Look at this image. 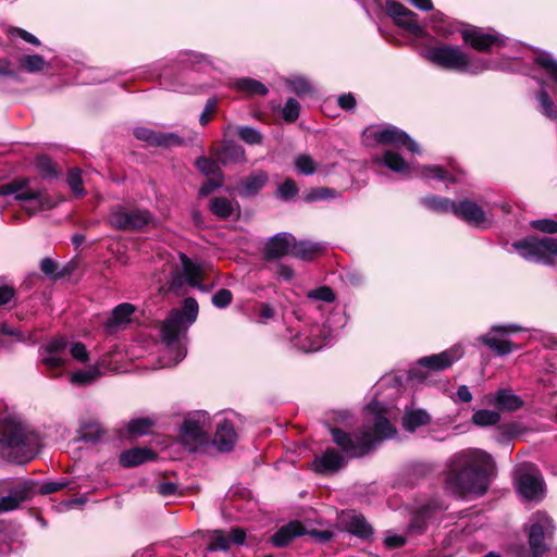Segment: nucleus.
I'll use <instances>...</instances> for the list:
<instances>
[{"instance_id":"f8f14e48","label":"nucleus","mask_w":557,"mask_h":557,"mask_svg":"<svg viewBox=\"0 0 557 557\" xmlns=\"http://www.w3.org/2000/svg\"><path fill=\"white\" fill-rule=\"evenodd\" d=\"M341 531L346 532L363 542H372L374 529L364 515L356 510H344L339 516Z\"/></svg>"},{"instance_id":"4d7b16f0","label":"nucleus","mask_w":557,"mask_h":557,"mask_svg":"<svg viewBox=\"0 0 557 557\" xmlns=\"http://www.w3.org/2000/svg\"><path fill=\"white\" fill-rule=\"evenodd\" d=\"M100 374V371L97 369L87 371L79 370L72 374L71 382L77 385H87L96 381Z\"/></svg>"},{"instance_id":"2eb2a0df","label":"nucleus","mask_w":557,"mask_h":557,"mask_svg":"<svg viewBox=\"0 0 557 557\" xmlns=\"http://www.w3.org/2000/svg\"><path fill=\"white\" fill-rule=\"evenodd\" d=\"M346 466L345 457L333 447H327L321 456H315L309 469L319 475H332Z\"/></svg>"},{"instance_id":"473e14b6","label":"nucleus","mask_w":557,"mask_h":557,"mask_svg":"<svg viewBox=\"0 0 557 557\" xmlns=\"http://www.w3.org/2000/svg\"><path fill=\"white\" fill-rule=\"evenodd\" d=\"M181 435L184 440L196 444H203L208 441V435L201 429L200 423L193 419H187L183 422Z\"/></svg>"},{"instance_id":"58836bf2","label":"nucleus","mask_w":557,"mask_h":557,"mask_svg":"<svg viewBox=\"0 0 557 557\" xmlns=\"http://www.w3.org/2000/svg\"><path fill=\"white\" fill-rule=\"evenodd\" d=\"M431 516L430 507H421L419 508L411 517L409 523V531L414 534H422L428 529V520Z\"/></svg>"},{"instance_id":"09e8293b","label":"nucleus","mask_w":557,"mask_h":557,"mask_svg":"<svg viewBox=\"0 0 557 557\" xmlns=\"http://www.w3.org/2000/svg\"><path fill=\"white\" fill-rule=\"evenodd\" d=\"M298 193L299 188L296 182L293 178L287 177L281 185H278L275 196L283 201H290L298 195Z\"/></svg>"},{"instance_id":"8fccbe9b","label":"nucleus","mask_w":557,"mask_h":557,"mask_svg":"<svg viewBox=\"0 0 557 557\" xmlns=\"http://www.w3.org/2000/svg\"><path fill=\"white\" fill-rule=\"evenodd\" d=\"M294 165L304 175H312L315 173L318 165L311 156L301 153L295 158Z\"/></svg>"},{"instance_id":"2f4dec72","label":"nucleus","mask_w":557,"mask_h":557,"mask_svg":"<svg viewBox=\"0 0 557 557\" xmlns=\"http://www.w3.org/2000/svg\"><path fill=\"white\" fill-rule=\"evenodd\" d=\"M181 261L184 270V275L187 284L190 287L199 288L200 290H205V287L201 284L202 280V269L200 265L193 262L186 255H181Z\"/></svg>"},{"instance_id":"6e6552de","label":"nucleus","mask_w":557,"mask_h":557,"mask_svg":"<svg viewBox=\"0 0 557 557\" xmlns=\"http://www.w3.org/2000/svg\"><path fill=\"white\" fill-rule=\"evenodd\" d=\"M187 326L183 324V313L178 309L170 311L168 318L161 324V341L170 349L176 350V360L185 358L186 351L180 344V335Z\"/></svg>"},{"instance_id":"72a5a7b5","label":"nucleus","mask_w":557,"mask_h":557,"mask_svg":"<svg viewBox=\"0 0 557 557\" xmlns=\"http://www.w3.org/2000/svg\"><path fill=\"white\" fill-rule=\"evenodd\" d=\"M35 166L42 180L58 178L61 173L58 164L47 154L36 156Z\"/></svg>"},{"instance_id":"f257e3e1","label":"nucleus","mask_w":557,"mask_h":557,"mask_svg":"<svg viewBox=\"0 0 557 557\" xmlns=\"http://www.w3.org/2000/svg\"><path fill=\"white\" fill-rule=\"evenodd\" d=\"M496 475L493 457L484 450L473 449L455 456L445 476V484L454 495L483 496Z\"/></svg>"},{"instance_id":"9b49d317","label":"nucleus","mask_w":557,"mask_h":557,"mask_svg":"<svg viewBox=\"0 0 557 557\" xmlns=\"http://www.w3.org/2000/svg\"><path fill=\"white\" fill-rule=\"evenodd\" d=\"M460 35L466 45L483 53H492L495 47L500 48L506 45L504 37L499 34L485 33L478 26L461 29Z\"/></svg>"},{"instance_id":"ea45409f","label":"nucleus","mask_w":557,"mask_h":557,"mask_svg":"<svg viewBox=\"0 0 557 557\" xmlns=\"http://www.w3.org/2000/svg\"><path fill=\"white\" fill-rule=\"evenodd\" d=\"M500 421V414L497 410L480 409L475 410L471 417V422L480 428L493 426Z\"/></svg>"},{"instance_id":"3c124183","label":"nucleus","mask_w":557,"mask_h":557,"mask_svg":"<svg viewBox=\"0 0 557 557\" xmlns=\"http://www.w3.org/2000/svg\"><path fill=\"white\" fill-rule=\"evenodd\" d=\"M238 137L248 145H262L263 135L251 126H239L237 128Z\"/></svg>"},{"instance_id":"6e6d98bb","label":"nucleus","mask_w":557,"mask_h":557,"mask_svg":"<svg viewBox=\"0 0 557 557\" xmlns=\"http://www.w3.org/2000/svg\"><path fill=\"white\" fill-rule=\"evenodd\" d=\"M35 488L36 482L33 480H26L21 482L14 488H12V492L15 494L18 500L23 503L33 497V495L35 494Z\"/></svg>"},{"instance_id":"39448f33","label":"nucleus","mask_w":557,"mask_h":557,"mask_svg":"<svg viewBox=\"0 0 557 557\" xmlns=\"http://www.w3.org/2000/svg\"><path fill=\"white\" fill-rule=\"evenodd\" d=\"M423 58L433 65L457 73L470 72V57L458 46L441 45L426 47Z\"/></svg>"},{"instance_id":"774afa93","label":"nucleus","mask_w":557,"mask_h":557,"mask_svg":"<svg viewBox=\"0 0 557 557\" xmlns=\"http://www.w3.org/2000/svg\"><path fill=\"white\" fill-rule=\"evenodd\" d=\"M70 354L79 362H87L89 360V352L87 351L85 344L81 342H74L71 344Z\"/></svg>"},{"instance_id":"f704fd0d","label":"nucleus","mask_w":557,"mask_h":557,"mask_svg":"<svg viewBox=\"0 0 557 557\" xmlns=\"http://www.w3.org/2000/svg\"><path fill=\"white\" fill-rule=\"evenodd\" d=\"M81 440L85 443H97L106 430L96 420H85L79 424Z\"/></svg>"},{"instance_id":"0e129e2a","label":"nucleus","mask_w":557,"mask_h":557,"mask_svg":"<svg viewBox=\"0 0 557 557\" xmlns=\"http://www.w3.org/2000/svg\"><path fill=\"white\" fill-rule=\"evenodd\" d=\"M40 270L46 276H48L52 281L59 280V277H57V275H59V263L53 259L49 257L41 259Z\"/></svg>"},{"instance_id":"9d476101","label":"nucleus","mask_w":557,"mask_h":557,"mask_svg":"<svg viewBox=\"0 0 557 557\" xmlns=\"http://www.w3.org/2000/svg\"><path fill=\"white\" fill-rule=\"evenodd\" d=\"M386 13L392 17L396 25L406 29L417 38H424L428 33L418 22V14L406 8L396 0H386Z\"/></svg>"},{"instance_id":"a878e982","label":"nucleus","mask_w":557,"mask_h":557,"mask_svg":"<svg viewBox=\"0 0 557 557\" xmlns=\"http://www.w3.org/2000/svg\"><path fill=\"white\" fill-rule=\"evenodd\" d=\"M480 342L498 356H506L521 348L520 345L491 333L480 336Z\"/></svg>"},{"instance_id":"603ef678","label":"nucleus","mask_w":557,"mask_h":557,"mask_svg":"<svg viewBox=\"0 0 557 557\" xmlns=\"http://www.w3.org/2000/svg\"><path fill=\"white\" fill-rule=\"evenodd\" d=\"M183 313V322L186 321L188 325L193 324L198 317V302L193 297H187L184 300L183 308L180 309Z\"/></svg>"},{"instance_id":"13d9d810","label":"nucleus","mask_w":557,"mask_h":557,"mask_svg":"<svg viewBox=\"0 0 557 557\" xmlns=\"http://www.w3.org/2000/svg\"><path fill=\"white\" fill-rule=\"evenodd\" d=\"M300 103L295 98H288L283 111L282 116L286 123H294L299 117Z\"/></svg>"},{"instance_id":"aec40b11","label":"nucleus","mask_w":557,"mask_h":557,"mask_svg":"<svg viewBox=\"0 0 557 557\" xmlns=\"http://www.w3.org/2000/svg\"><path fill=\"white\" fill-rule=\"evenodd\" d=\"M454 215L475 226L486 221L485 211L475 201L470 199L456 202Z\"/></svg>"},{"instance_id":"79ce46f5","label":"nucleus","mask_w":557,"mask_h":557,"mask_svg":"<svg viewBox=\"0 0 557 557\" xmlns=\"http://www.w3.org/2000/svg\"><path fill=\"white\" fill-rule=\"evenodd\" d=\"M534 64L544 70V72L557 84V60L548 53H540L534 57Z\"/></svg>"},{"instance_id":"5fc2aeb1","label":"nucleus","mask_w":557,"mask_h":557,"mask_svg":"<svg viewBox=\"0 0 557 557\" xmlns=\"http://www.w3.org/2000/svg\"><path fill=\"white\" fill-rule=\"evenodd\" d=\"M336 195V190L329 187H314L307 191L304 196L306 202H314L332 198Z\"/></svg>"},{"instance_id":"b1692460","label":"nucleus","mask_w":557,"mask_h":557,"mask_svg":"<svg viewBox=\"0 0 557 557\" xmlns=\"http://www.w3.org/2000/svg\"><path fill=\"white\" fill-rule=\"evenodd\" d=\"M14 199L20 202L36 200L38 202V210H51L58 206L46 189H29L25 188L20 190L14 196Z\"/></svg>"},{"instance_id":"e433bc0d","label":"nucleus","mask_w":557,"mask_h":557,"mask_svg":"<svg viewBox=\"0 0 557 557\" xmlns=\"http://www.w3.org/2000/svg\"><path fill=\"white\" fill-rule=\"evenodd\" d=\"M209 211L220 220L226 221L233 215L234 207L226 197H213L209 201Z\"/></svg>"},{"instance_id":"de8ad7c7","label":"nucleus","mask_w":557,"mask_h":557,"mask_svg":"<svg viewBox=\"0 0 557 557\" xmlns=\"http://www.w3.org/2000/svg\"><path fill=\"white\" fill-rule=\"evenodd\" d=\"M30 180L28 177L18 176L14 180L0 185V196L16 195L20 190L28 187Z\"/></svg>"},{"instance_id":"338daca9","label":"nucleus","mask_w":557,"mask_h":557,"mask_svg":"<svg viewBox=\"0 0 557 557\" xmlns=\"http://www.w3.org/2000/svg\"><path fill=\"white\" fill-rule=\"evenodd\" d=\"M531 227L545 234L557 233V222L550 219L534 220L530 223Z\"/></svg>"},{"instance_id":"5701e85b","label":"nucleus","mask_w":557,"mask_h":557,"mask_svg":"<svg viewBox=\"0 0 557 557\" xmlns=\"http://www.w3.org/2000/svg\"><path fill=\"white\" fill-rule=\"evenodd\" d=\"M236 442V432L230 420L221 421L215 430L213 443L220 451H231Z\"/></svg>"},{"instance_id":"bb28decb","label":"nucleus","mask_w":557,"mask_h":557,"mask_svg":"<svg viewBox=\"0 0 557 557\" xmlns=\"http://www.w3.org/2000/svg\"><path fill=\"white\" fill-rule=\"evenodd\" d=\"M234 90L242 92L248 97L267 96L269 92L268 87L258 79L251 77L236 78L230 85Z\"/></svg>"},{"instance_id":"0eeeda50","label":"nucleus","mask_w":557,"mask_h":557,"mask_svg":"<svg viewBox=\"0 0 557 557\" xmlns=\"http://www.w3.org/2000/svg\"><path fill=\"white\" fill-rule=\"evenodd\" d=\"M69 341L64 336L53 337L45 345L40 346L41 363L51 375L58 376L67 363Z\"/></svg>"},{"instance_id":"7c9ffc66","label":"nucleus","mask_w":557,"mask_h":557,"mask_svg":"<svg viewBox=\"0 0 557 557\" xmlns=\"http://www.w3.org/2000/svg\"><path fill=\"white\" fill-rule=\"evenodd\" d=\"M431 421L432 418L426 410L413 409L404 413L403 428L412 433L420 426L429 425Z\"/></svg>"},{"instance_id":"c756f323","label":"nucleus","mask_w":557,"mask_h":557,"mask_svg":"<svg viewBox=\"0 0 557 557\" xmlns=\"http://www.w3.org/2000/svg\"><path fill=\"white\" fill-rule=\"evenodd\" d=\"M135 311V306L128 302H122L117 305L111 313V317L107 320L104 326L107 330H114L119 326L126 324L131 320V315Z\"/></svg>"},{"instance_id":"6ab92c4d","label":"nucleus","mask_w":557,"mask_h":557,"mask_svg":"<svg viewBox=\"0 0 557 557\" xmlns=\"http://www.w3.org/2000/svg\"><path fill=\"white\" fill-rule=\"evenodd\" d=\"M306 533L307 529L301 521L292 520L278 528L274 534L270 536V542L273 546L283 548L292 543L295 539L302 536Z\"/></svg>"},{"instance_id":"1a4fd4ad","label":"nucleus","mask_w":557,"mask_h":557,"mask_svg":"<svg viewBox=\"0 0 557 557\" xmlns=\"http://www.w3.org/2000/svg\"><path fill=\"white\" fill-rule=\"evenodd\" d=\"M545 543L544 527L536 522L530 525L528 532V546L523 543H513L509 552L513 557H543L548 552Z\"/></svg>"},{"instance_id":"412c9836","label":"nucleus","mask_w":557,"mask_h":557,"mask_svg":"<svg viewBox=\"0 0 557 557\" xmlns=\"http://www.w3.org/2000/svg\"><path fill=\"white\" fill-rule=\"evenodd\" d=\"M158 454L149 447H133L123 450L119 457V463L126 469L138 467L148 461H154Z\"/></svg>"},{"instance_id":"69168bd1","label":"nucleus","mask_w":557,"mask_h":557,"mask_svg":"<svg viewBox=\"0 0 557 557\" xmlns=\"http://www.w3.org/2000/svg\"><path fill=\"white\" fill-rule=\"evenodd\" d=\"M233 300V294L227 288H221L219 289L213 296H212V304L214 307L223 309L231 305Z\"/></svg>"},{"instance_id":"f03ea898","label":"nucleus","mask_w":557,"mask_h":557,"mask_svg":"<svg viewBox=\"0 0 557 557\" xmlns=\"http://www.w3.org/2000/svg\"><path fill=\"white\" fill-rule=\"evenodd\" d=\"M366 409L374 417L372 426L363 425L354 434L337 426H330L329 429L333 443L348 458L364 457L377 442L389 438L397 432L386 416V407L381 403L371 401Z\"/></svg>"},{"instance_id":"49530a36","label":"nucleus","mask_w":557,"mask_h":557,"mask_svg":"<svg viewBox=\"0 0 557 557\" xmlns=\"http://www.w3.org/2000/svg\"><path fill=\"white\" fill-rule=\"evenodd\" d=\"M66 182L71 187L73 194L77 198H83L86 195L83 178H82V170L78 168H72L69 170Z\"/></svg>"},{"instance_id":"20e7f679","label":"nucleus","mask_w":557,"mask_h":557,"mask_svg":"<svg viewBox=\"0 0 557 557\" xmlns=\"http://www.w3.org/2000/svg\"><path fill=\"white\" fill-rule=\"evenodd\" d=\"M512 248L528 261L542 262L554 265V257H557V238L527 236L512 243Z\"/></svg>"},{"instance_id":"864d4df0","label":"nucleus","mask_w":557,"mask_h":557,"mask_svg":"<svg viewBox=\"0 0 557 557\" xmlns=\"http://www.w3.org/2000/svg\"><path fill=\"white\" fill-rule=\"evenodd\" d=\"M224 184V174L207 177L199 188V197L205 198Z\"/></svg>"},{"instance_id":"f3484780","label":"nucleus","mask_w":557,"mask_h":557,"mask_svg":"<svg viewBox=\"0 0 557 557\" xmlns=\"http://www.w3.org/2000/svg\"><path fill=\"white\" fill-rule=\"evenodd\" d=\"M463 355L461 347L454 346L440 354L431 355L419 359L418 363L432 371H444L459 360Z\"/></svg>"},{"instance_id":"bf43d9fd","label":"nucleus","mask_w":557,"mask_h":557,"mask_svg":"<svg viewBox=\"0 0 557 557\" xmlns=\"http://www.w3.org/2000/svg\"><path fill=\"white\" fill-rule=\"evenodd\" d=\"M423 175L426 177H435L440 181H448L450 183H456L455 177L449 174V172L441 165H429L424 166Z\"/></svg>"},{"instance_id":"393cba45","label":"nucleus","mask_w":557,"mask_h":557,"mask_svg":"<svg viewBox=\"0 0 557 557\" xmlns=\"http://www.w3.org/2000/svg\"><path fill=\"white\" fill-rule=\"evenodd\" d=\"M518 491L527 499H535L543 492V481L532 473H522L518 478Z\"/></svg>"},{"instance_id":"c03bdc74","label":"nucleus","mask_w":557,"mask_h":557,"mask_svg":"<svg viewBox=\"0 0 557 557\" xmlns=\"http://www.w3.org/2000/svg\"><path fill=\"white\" fill-rule=\"evenodd\" d=\"M18 64L23 71L27 73H36L45 69L46 60L40 54H28L22 57Z\"/></svg>"},{"instance_id":"e2e57ef3","label":"nucleus","mask_w":557,"mask_h":557,"mask_svg":"<svg viewBox=\"0 0 557 557\" xmlns=\"http://www.w3.org/2000/svg\"><path fill=\"white\" fill-rule=\"evenodd\" d=\"M310 299L322 300L324 302H333L336 298L334 290L330 286H320L308 293Z\"/></svg>"},{"instance_id":"c9c22d12","label":"nucleus","mask_w":557,"mask_h":557,"mask_svg":"<svg viewBox=\"0 0 557 557\" xmlns=\"http://www.w3.org/2000/svg\"><path fill=\"white\" fill-rule=\"evenodd\" d=\"M421 203L437 212V213H448V212H455V206H456V202L446 198V197H441V196H437V195H429V196H425L421 199Z\"/></svg>"},{"instance_id":"dca6fc26","label":"nucleus","mask_w":557,"mask_h":557,"mask_svg":"<svg viewBox=\"0 0 557 557\" xmlns=\"http://www.w3.org/2000/svg\"><path fill=\"white\" fill-rule=\"evenodd\" d=\"M210 154L224 166L246 161L245 149L234 140L223 139L213 143L210 147Z\"/></svg>"},{"instance_id":"7ed1b4c3","label":"nucleus","mask_w":557,"mask_h":557,"mask_svg":"<svg viewBox=\"0 0 557 557\" xmlns=\"http://www.w3.org/2000/svg\"><path fill=\"white\" fill-rule=\"evenodd\" d=\"M38 445L37 435L13 417L0 420V446L10 449L9 457L18 463L34 459Z\"/></svg>"},{"instance_id":"423d86ee","label":"nucleus","mask_w":557,"mask_h":557,"mask_svg":"<svg viewBox=\"0 0 557 557\" xmlns=\"http://www.w3.org/2000/svg\"><path fill=\"white\" fill-rule=\"evenodd\" d=\"M152 220L153 216L148 210L135 209L128 211L124 207L119 206L111 210L108 223L117 231L133 232L143 230Z\"/></svg>"},{"instance_id":"37998d69","label":"nucleus","mask_w":557,"mask_h":557,"mask_svg":"<svg viewBox=\"0 0 557 557\" xmlns=\"http://www.w3.org/2000/svg\"><path fill=\"white\" fill-rule=\"evenodd\" d=\"M536 99L540 103L541 113L549 120H557V107L544 87L537 92Z\"/></svg>"},{"instance_id":"052dcab7","label":"nucleus","mask_w":557,"mask_h":557,"mask_svg":"<svg viewBox=\"0 0 557 557\" xmlns=\"http://www.w3.org/2000/svg\"><path fill=\"white\" fill-rule=\"evenodd\" d=\"M184 144V139L174 133H161L158 132L157 141L154 147H177Z\"/></svg>"},{"instance_id":"4468645a","label":"nucleus","mask_w":557,"mask_h":557,"mask_svg":"<svg viewBox=\"0 0 557 557\" xmlns=\"http://www.w3.org/2000/svg\"><path fill=\"white\" fill-rule=\"evenodd\" d=\"M206 537L208 540L206 548L208 552H226L230 549L231 544L243 545L245 543L246 531L243 528H234L230 534H226L223 530L219 529L208 530Z\"/></svg>"},{"instance_id":"ddd939ff","label":"nucleus","mask_w":557,"mask_h":557,"mask_svg":"<svg viewBox=\"0 0 557 557\" xmlns=\"http://www.w3.org/2000/svg\"><path fill=\"white\" fill-rule=\"evenodd\" d=\"M373 138L380 145H389L396 148H406L412 153H419V145L403 129L387 125L383 129L373 133Z\"/></svg>"},{"instance_id":"cd10ccee","label":"nucleus","mask_w":557,"mask_h":557,"mask_svg":"<svg viewBox=\"0 0 557 557\" xmlns=\"http://www.w3.org/2000/svg\"><path fill=\"white\" fill-rule=\"evenodd\" d=\"M322 246L309 240H292L290 256L304 261H312L322 253Z\"/></svg>"},{"instance_id":"a19ab883","label":"nucleus","mask_w":557,"mask_h":557,"mask_svg":"<svg viewBox=\"0 0 557 557\" xmlns=\"http://www.w3.org/2000/svg\"><path fill=\"white\" fill-rule=\"evenodd\" d=\"M219 164L220 162L214 157L201 156L195 160L197 170L207 177L224 174Z\"/></svg>"},{"instance_id":"c85d7f7f","label":"nucleus","mask_w":557,"mask_h":557,"mask_svg":"<svg viewBox=\"0 0 557 557\" xmlns=\"http://www.w3.org/2000/svg\"><path fill=\"white\" fill-rule=\"evenodd\" d=\"M492 404L498 411H516L522 408L524 401L510 389H499L493 396Z\"/></svg>"},{"instance_id":"4c0bfd02","label":"nucleus","mask_w":557,"mask_h":557,"mask_svg":"<svg viewBox=\"0 0 557 557\" xmlns=\"http://www.w3.org/2000/svg\"><path fill=\"white\" fill-rule=\"evenodd\" d=\"M154 421L148 417L132 419L126 426L128 437L137 438L150 433Z\"/></svg>"},{"instance_id":"680f3d73","label":"nucleus","mask_w":557,"mask_h":557,"mask_svg":"<svg viewBox=\"0 0 557 557\" xmlns=\"http://www.w3.org/2000/svg\"><path fill=\"white\" fill-rule=\"evenodd\" d=\"M218 106L219 99L216 97H211L207 100L203 111L199 116V123L201 126H206L212 120L218 111Z\"/></svg>"},{"instance_id":"a211bd4d","label":"nucleus","mask_w":557,"mask_h":557,"mask_svg":"<svg viewBox=\"0 0 557 557\" xmlns=\"http://www.w3.org/2000/svg\"><path fill=\"white\" fill-rule=\"evenodd\" d=\"M292 240H294V235L290 233H278L272 236L263 249L264 259L273 261L287 255L290 256Z\"/></svg>"},{"instance_id":"4be33fe9","label":"nucleus","mask_w":557,"mask_h":557,"mask_svg":"<svg viewBox=\"0 0 557 557\" xmlns=\"http://www.w3.org/2000/svg\"><path fill=\"white\" fill-rule=\"evenodd\" d=\"M268 181V173L262 170H258L240 180L235 189L240 197L249 198L259 194V191L267 185Z\"/></svg>"},{"instance_id":"a18cd8bd","label":"nucleus","mask_w":557,"mask_h":557,"mask_svg":"<svg viewBox=\"0 0 557 557\" xmlns=\"http://www.w3.org/2000/svg\"><path fill=\"white\" fill-rule=\"evenodd\" d=\"M383 160L385 165L394 172L405 173L409 170V165L405 159L399 153L392 150L385 151Z\"/></svg>"}]
</instances>
